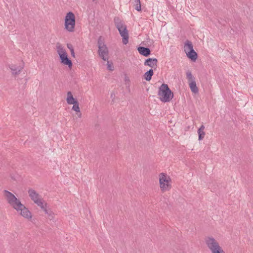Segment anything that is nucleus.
Listing matches in <instances>:
<instances>
[{"mask_svg": "<svg viewBox=\"0 0 253 253\" xmlns=\"http://www.w3.org/2000/svg\"><path fill=\"white\" fill-rule=\"evenodd\" d=\"M158 95L160 99L164 103L169 102L173 97V93L170 89L168 85L163 84L159 87Z\"/></svg>", "mask_w": 253, "mask_h": 253, "instance_id": "obj_2", "label": "nucleus"}, {"mask_svg": "<svg viewBox=\"0 0 253 253\" xmlns=\"http://www.w3.org/2000/svg\"><path fill=\"white\" fill-rule=\"evenodd\" d=\"M72 105H73V106L72 107V109L73 110L76 111V112L79 113V114H78V116L79 118H81V116H82V114L81 113V112H80V109L79 107V102L74 103Z\"/></svg>", "mask_w": 253, "mask_h": 253, "instance_id": "obj_20", "label": "nucleus"}, {"mask_svg": "<svg viewBox=\"0 0 253 253\" xmlns=\"http://www.w3.org/2000/svg\"><path fill=\"white\" fill-rule=\"evenodd\" d=\"M97 46L99 48L102 46H106L105 44L104 39L102 36H99L97 40Z\"/></svg>", "mask_w": 253, "mask_h": 253, "instance_id": "obj_21", "label": "nucleus"}, {"mask_svg": "<svg viewBox=\"0 0 253 253\" xmlns=\"http://www.w3.org/2000/svg\"><path fill=\"white\" fill-rule=\"evenodd\" d=\"M98 53L99 56L104 61L108 60L109 51L107 46L98 48Z\"/></svg>", "mask_w": 253, "mask_h": 253, "instance_id": "obj_10", "label": "nucleus"}, {"mask_svg": "<svg viewBox=\"0 0 253 253\" xmlns=\"http://www.w3.org/2000/svg\"><path fill=\"white\" fill-rule=\"evenodd\" d=\"M116 27L118 30L121 36L122 37V42L124 44H126L128 42V32L126 26L118 17L114 19Z\"/></svg>", "mask_w": 253, "mask_h": 253, "instance_id": "obj_1", "label": "nucleus"}, {"mask_svg": "<svg viewBox=\"0 0 253 253\" xmlns=\"http://www.w3.org/2000/svg\"><path fill=\"white\" fill-rule=\"evenodd\" d=\"M66 101H67V103L70 105H72L74 103H75L78 102L77 99L73 97V96L72 94V92L71 91H68L67 92V97L66 98Z\"/></svg>", "mask_w": 253, "mask_h": 253, "instance_id": "obj_14", "label": "nucleus"}, {"mask_svg": "<svg viewBox=\"0 0 253 253\" xmlns=\"http://www.w3.org/2000/svg\"><path fill=\"white\" fill-rule=\"evenodd\" d=\"M205 243L211 253H225L214 238L212 237L206 238Z\"/></svg>", "mask_w": 253, "mask_h": 253, "instance_id": "obj_3", "label": "nucleus"}, {"mask_svg": "<svg viewBox=\"0 0 253 253\" xmlns=\"http://www.w3.org/2000/svg\"><path fill=\"white\" fill-rule=\"evenodd\" d=\"M186 76L189 82H191L192 81H195V78L193 76L191 71L189 70L186 72Z\"/></svg>", "mask_w": 253, "mask_h": 253, "instance_id": "obj_23", "label": "nucleus"}, {"mask_svg": "<svg viewBox=\"0 0 253 253\" xmlns=\"http://www.w3.org/2000/svg\"><path fill=\"white\" fill-rule=\"evenodd\" d=\"M189 87L192 92L194 93L198 92V88L197 86L195 81H192L191 82H189Z\"/></svg>", "mask_w": 253, "mask_h": 253, "instance_id": "obj_18", "label": "nucleus"}, {"mask_svg": "<svg viewBox=\"0 0 253 253\" xmlns=\"http://www.w3.org/2000/svg\"><path fill=\"white\" fill-rule=\"evenodd\" d=\"M135 9L138 11H141V3L140 0H135Z\"/></svg>", "mask_w": 253, "mask_h": 253, "instance_id": "obj_24", "label": "nucleus"}, {"mask_svg": "<svg viewBox=\"0 0 253 253\" xmlns=\"http://www.w3.org/2000/svg\"><path fill=\"white\" fill-rule=\"evenodd\" d=\"M28 192L31 200L35 204L37 205H41L42 204V199L41 198V196L35 190L30 189L28 190Z\"/></svg>", "mask_w": 253, "mask_h": 253, "instance_id": "obj_8", "label": "nucleus"}, {"mask_svg": "<svg viewBox=\"0 0 253 253\" xmlns=\"http://www.w3.org/2000/svg\"><path fill=\"white\" fill-rule=\"evenodd\" d=\"M76 24L75 14L71 11L68 12L65 17V29L70 32L74 31Z\"/></svg>", "mask_w": 253, "mask_h": 253, "instance_id": "obj_5", "label": "nucleus"}, {"mask_svg": "<svg viewBox=\"0 0 253 253\" xmlns=\"http://www.w3.org/2000/svg\"><path fill=\"white\" fill-rule=\"evenodd\" d=\"M139 53L145 57H148L151 54V50L148 47L139 46L137 48Z\"/></svg>", "mask_w": 253, "mask_h": 253, "instance_id": "obj_12", "label": "nucleus"}, {"mask_svg": "<svg viewBox=\"0 0 253 253\" xmlns=\"http://www.w3.org/2000/svg\"><path fill=\"white\" fill-rule=\"evenodd\" d=\"M205 129V126L202 125L200 128L198 129V140H202L205 137V132L204 131Z\"/></svg>", "mask_w": 253, "mask_h": 253, "instance_id": "obj_16", "label": "nucleus"}, {"mask_svg": "<svg viewBox=\"0 0 253 253\" xmlns=\"http://www.w3.org/2000/svg\"><path fill=\"white\" fill-rule=\"evenodd\" d=\"M71 55L73 57H75V52H74V49L72 50V51H71Z\"/></svg>", "mask_w": 253, "mask_h": 253, "instance_id": "obj_28", "label": "nucleus"}, {"mask_svg": "<svg viewBox=\"0 0 253 253\" xmlns=\"http://www.w3.org/2000/svg\"><path fill=\"white\" fill-rule=\"evenodd\" d=\"M115 94L114 92H112L111 94V98H114Z\"/></svg>", "mask_w": 253, "mask_h": 253, "instance_id": "obj_29", "label": "nucleus"}, {"mask_svg": "<svg viewBox=\"0 0 253 253\" xmlns=\"http://www.w3.org/2000/svg\"><path fill=\"white\" fill-rule=\"evenodd\" d=\"M57 52L59 54L61 63L64 65H67L69 68H71L73 66L72 61L68 58V54L66 50L63 47L57 43Z\"/></svg>", "mask_w": 253, "mask_h": 253, "instance_id": "obj_4", "label": "nucleus"}, {"mask_svg": "<svg viewBox=\"0 0 253 253\" xmlns=\"http://www.w3.org/2000/svg\"><path fill=\"white\" fill-rule=\"evenodd\" d=\"M96 0H92L93 1H96Z\"/></svg>", "mask_w": 253, "mask_h": 253, "instance_id": "obj_30", "label": "nucleus"}, {"mask_svg": "<svg viewBox=\"0 0 253 253\" xmlns=\"http://www.w3.org/2000/svg\"><path fill=\"white\" fill-rule=\"evenodd\" d=\"M38 206L40 207L44 211V210H48L47 208H46V206H47V204H45V205H43V202H42V204L41 205H38Z\"/></svg>", "mask_w": 253, "mask_h": 253, "instance_id": "obj_26", "label": "nucleus"}, {"mask_svg": "<svg viewBox=\"0 0 253 253\" xmlns=\"http://www.w3.org/2000/svg\"><path fill=\"white\" fill-rule=\"evenodd\" d=\"M4 195L6 198L7 203L14 209L18 206H22L21 203L12 193L7 191L4 190Z\"/></svg>", "mask_w": 253, "mask_h": 253, "instance_id": "obj_6", "label": "nucleus"}, {"mask_svg": "<svg viewBox=\"0 0 253 253\" xmlns=\"http://www.w3.org/2000/svg\"><path fill=\"white\" fill-rule=\"evenodd\" d=\"M154 74L153 70L152 69H149L148 71H147L144 75H143L144 78L147 81H150L152 77Z\"/></svg>", "mask_w": 253, "mask_h": 253, "instance_id": "obj_19", "label": "nucleus"}, {"mask_svg": "<svg viewBox=\"0 0 253 253\" xmlns=\"http://www.w3.org/2000/svg\"><path fill=\"white\" fill-rule=\"evenodd\" d=\"M22 206H18L16 210L18 212L20 211V214L25 218L29 219L32 218L31 212L25 206L21 203Z\"/></svg>", "mask_w": 253, "mask_h": 253, "instance_id": "obj_9", "label": "nucleus"}, {"mask_svg": "<svg viewBox=\"0 0 253 253\" xmlns=\"http://www.w3.org/2000/svg\"><path fill=\"white\" fill-rule=\"evenodd\" d=\"M44 212L48 215V217L50 220H52L54 217V213L50 210H45Z\"/></svg>", "mask_w": 253, "mask_h": 253, "instance_id": "obj_22", "label": "nucleus"}, {"mask_svg": "<svg viewBox=\"0 0 253 253\" xmlns=\"http://www.w3.org/2000/svg\"><path fill=\"white\" fill-rule=\"evenodd\" d=\"M107 69L110 71H113L114 67L112 66L111 64L110 63L109 61L107 60Z\"/></svg>", "mask_w": 253, "mask_h": 253, "instance_id": "obj_25", "label": "nucleus"}, {"mask_svg": "<svg viewBox=\"0 0 253 253\" xmlns=\"http://www.w3.org/2000/svg\"><path fill=\"white\" fill-rule=\"evenodd\" d=\"M67 46L70 49V51H72V50H74V47L72 44L68 43L67 44Z\"/></svg>", "mask_w": 253, "mask_h": 253, "instance_id": "obj_27", "label": "nucleus"}, {"mask_svg": "<svg viewBox=\"0 0 253 253\" xmlns=\"http://www.w3.org/2000/svg\"><path fill=\"white\" fill-rule=\"evenodd\" d=\"M171 182V178L167 174L162 172L159 175V183L160 188L163 191L169 190L171 188L169 182Z\"/></svg>", "mask_w": 253, "mask_h": 253, "instance_id": "obj_7", "label": "nucleus"}, {"mask_svg": "<svg viewBox=\"0 0 253 253\" xmlns=\"http://www.w3.org/2000/svg\"><path fill=\"white\" fill-rule=\"evenodd\" d=\"M10 69L11 70L12 74L13 75H18L21 71L23 69V67H16L15 65L11 64L9 66Z\"/></svg>", "mask_w": 253, "mask_h": 253, "instance_id": "obj_15", "label": "nucleus"}, {"mask_svg": "<svg viewBox=\"0 0 253 253\" xmlns=\"http://www.w3.org/2000/svg\"><path fill=\"white\" fill-rule=\"evenodd\" d=\"M184 49L185 53L188 51L194 49L193 46L191 42L189 40H186L184 44Z\"/></svg>", "mask_w": 253, "mask_h": 253, "instance_id": "obj_17", "label": "nucleus"}, {"mask_svg": "<svg viewBox=\"0 0 253 253\" xmlns=\"http://www.w3.org/2000/svg\"><path fill=\"white\" fill-rule=\"evenodd\" d=\"M187 57L192 61L195 62L198 58V54L194 50H191L186 52Z\"/></svg>", "mask_w": 253, "mask_h": 253, "instance_id": "obj_13", "label": "nucleus"}, {"mask_svg": "<svg viewBox=\"0 0 253 253\" xmlns=\"http://www.w3.org/2000/svg\"><path fill=\"white\" fill-rule=\"evenodd\" d=\"M157 59L155 58H149L145 60L144 62V65L149 66L152 68H154L155 69L156 67H155V66H157Z\"/></svg>", "mask_w": 253, "mask_h": 253, "instance_id": "obj_11", "label": "nucleus"}]
</instances>
